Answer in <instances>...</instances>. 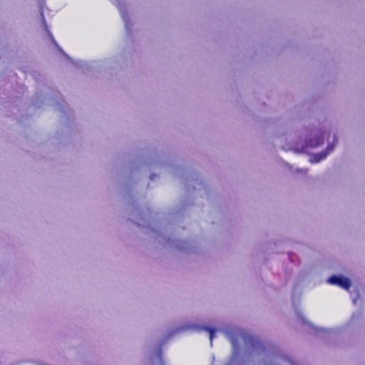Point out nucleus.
<instances>
[{"instance_id": "f257e3e1", "label": "nucleus", "mask_w": 365, "mask_h": 365, "mask_svg": "<svg viewBox=\"0 0 365 365\" xmlns=\"http://www.w3.org/2000/svg\"><path fill=\"white\" fill-rule=\"evenodd\" d=\"M328 282L331 284L338 285L345 289H349L351 287L350 280L345 277L333 275L329 278Z\"/></svg>"}, {"instance_id": "f03ea898", "label": "nucleus", "mask_w": 365, "mask_h": 365, "mask_svg": "<svg viewBox=\"0 0 365 365\" xmlns=\"http://www.w3.org/2000/svg\"><path fill=\"white\" fill-rule=\"evenodd\" d=\"M324 135L323 133H319L315 138L307 140L306 145L309 148H317L324 143Z\"/></svg>"}, {"instance_id": "7ed1b4c3", "label": "nucleus", "mask_w": 365, "mask_h": 365, "mask_svg": "<svg viewBox=\"0 0 365 365\" xmlns=\"http://www.w3.org/2000/svg\"><path fill=\"white\" fill-rule=\"evenodd\" d=\"M333 150H334V146L329 145L327 148V153L323 152V153L312 155L310 158V162L312 163H316L319 162L320 160L324 159L327 157V155H328V153L329 152L332 151Z\"/></svg>"}, {"instance_id": "20e7f679", "label": "nucleus", "mask_w": 365, "mask_h": 365, "mask_svg": "<svg viewBox=\"0 0 365 365\" xmlns=\"http://www.w3.org/2000/svg\"><path fill=\"white\" fill-rule=\"evenodd\" d=\"M242 336V338L244 339L245 342H247V336L245 334H243L242 333H239L235 336V334H229V339L230 342L232 343V345L234 349H237L238 347V336Z\"/></svg>"}, {"instance_id": "39448f33", "label": "nucleus", "mask_w": 365, "mask_h": 365, "mask_svg": "<svg viewBox=\"0 0 365 365\" xmlns=\"http://www.w3.org/2000/svg\"><path fill=\"white\" fill-rule=\"evenodd\" d=\"M205 329L209 332L210 339V341L212 342V341L214 338V336H215V329L212 328H209V327H206Z\"/></svg>"}, {"instance_id": "423d86ee", "label": "nucleus", "mask_w": 365, "mask_h": 365, "mask_svg": "<svg viewBox=\"0 0 365 365\" xmlns=\"http://www.w3.org/2000/svg\"><path fill=\"white\" fill-rule=\"evenodd\" d=\"M250 341H251L252 345L254 346H255V344H257V341L253 339H250Z\"/></svg>"}]
</instances>
